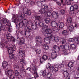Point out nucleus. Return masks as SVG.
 Returning a JSON list of instances; mask_svg holds the SVG:
<instances>
[{
	"instance_id": "2f4dec72",
	"label": "nucleus",
	"mask_w": 79,
	"mask_h": 79,
	"mask_svg": "<svg viewBox=\"0 0 79 79\" xmlns=\"http://www.w3.org/2000/svg\"><path fill=\"white\" fill-rule=\"evenodd\" d=\"M14 76H19V72L17 70H15L14 71L13 74Z\"/></svg>"
},
{
	"instance_id": "6e6d98bb",
	"label": "nucleus",
	"mask_w": 79,
	"mask_h": 79,
	"mask_svg": "<svg viewBox=\"0 0 79 79\" xmlns=\"http://www.w3.org/2000/svg\"><path fill=\"white\" fill-rule=\"evenodd\" d=\"M20 27H23V26H24V24H23V22H20L19 23Z\"/></svg>"
},
{
	"instance_id": "864d4df0",
	"label": "nucleus",
	"mask_w": 79,
	"mask_h": 79,
	"mask_svg": "<svg viewBox=\"0 0 79 79\" xmlns=\"http://www.w3.org/2000/svg\"><path fill=\"white\" fill-rule=\"evenodd\" d=\"M50 40H52V41L53 40H55V36H53V35H52L50 37Z\"/></svg>"
},
{
	"instance_id": "6e6552de",
	"label": "nucleus",
	"mask_w": 79,
	"mask_h": 79,
	"mask_svg": "<svg viewBox=\"0 0 79 79\" xmlns=\"http://www.w3.org/2000/svg\"><path fill=\"white\" fill-rule=\"evenodd\" d=\"M48 9V6L46 5H44L42 6V9L40 10L39 11L40 13L44 14L46 12V10Z\"/></svg>"
},
{
	"instance_id": "5701e85b",
	"label": "nucleus",
	"mask_w": 79,
	"mask_h": 79,
	"mask_svg": "<svg viewBox=\"0 0 79 79\" xmlns=\"http://www.w3.org/2000/svg\"><path fill=\"white\" fill-rule=\"evenodd\" d=\"M51 30L52 33H53V34H54V33H56V32H57L58 31V28L56 27H53L51 29H49Z\"/></svg>"
},
{
	"instance_id": "bb28decb",
	"label": "nucleus",
	"mask_w": 79,
	"mask_h": 79,
	"mask_svg": "<svg viewBox=\"0 0 79 79\" xmlns=\"http://www.w3.org/2000/svg\"><path fill=\"white\" fill-rule=\"evenodd\" d=\"M22 23L23 24V25L25 27H28L27 26V23H28V22H27V20L26 19H24L22 21Z\"/></svg>"
},
{
	"instance_id": "9b49d317",
	"label": "nucleus",
	"mask_w": 79,
	"mask_h": 79,
	"mask_svg": "<svg viewBox=\"0 0 79 79\" xmlns=\"http://www.w3.org/2000/svg\"><path fill=\"white\" fill-rule=\"evenodd\" d=\"M23 10V12L24 14H27V16H31V13H32L31 11L29 10L27 8H24Z\"/></svg>"
},
{
	"instance_id": "8fccbe9b",
	"label": "nucleus",
	"mask_w": 79,
	"mask_h": 79,
	"mask_svg": "<svg viewBox=\"0 0 79 79\" xmlns=\"http://www.w3.org/2000/svg\"><path fill=\"white\" fill-rule=\"evenodd\" d=\"M65 65H66V63H65V62H63L60 64V68H63L64 66H65Z\"/></svg>"
},
{
	"instance_id": "4be33fe9",
	"label": "nucleus",
	"mask_w": 79,
	"mask_h": 79,
	"mask_svg": "<svg viewBox=\"0 0 79 79\" xmlns=\"http://www.w3.org/2000/svg\"><path fill=\"white\" fill-rule=\"evenodd\" d=\"M53 52H59V47L58 46L56 45H54L53 47Z\"/></svg>"
},
{
	"instance_id": "680f3d73",
	"label": "nucleus",
	"mask_w": 79,
	"mask_h": 79,
	"mask_svg": "<svg viewBox=\"0 0 79 79\" xmlns=\"http://www.w3.org/2000/svg\"><path fill=\"white\" fill-rule=\"evenodd\" d=\"M26 70L31 71V67H28L26 69Z\"/></svg>"
},
{
	"instance_id": "338daca9",
	"label": "nucleus",
	"mask_w": 79,
	"mask_h": 79,
	"mask_svg": "<svg viewBox=\"0 0 79 79\" xmlns=\"http://www.w3.org/2000/svg\"><path fill=\"white\" fill-rule=\"evenodd\" d=\"M41 4V2H37V5L38 6H40V4Z\"/></svg>"
},
{
	"instance_id": "69168bd1",
	"label": "nucleus",
	"mask_w": 79,
	"mask_h": 79,
	"mask_svg": "<svg viewBox=\"0 0 79 79\" xmlns=\"http://www.w3.org/2000/svg\"><path fill=\"white\" fill-rule=\"evenodd\" d=\"M26 3H29L31 2V0H24Z\"/></svg>"
},
{
	"instance_id": "774afa93",
	"label": "nucleus",
	"mask_w": 79,
	"mask_h": 79,
	"mask_svg": "<svg viewBox=\"0 0 79 79\" xmlns=\"http://www.w3.org/2000/svg\"><path fill=\"white\" fill-rule=\"evenodd\" d=\"M58 66H59V64H55V68H58Z\"/></svg>"
},
{
	"instance_id": "e433bc0d",
	"label": "nucleus",
	"mask_w": 79,
	"mask_h": 79,
	"mask_svg": "<svg viewBox=\"0 0 79 79\" xmlns=\"http://www.w3.org/2000/svg\"><path fill=\"white\" fill-rule=\"evenodd\" d=\"M60 41L62 44H64L66 43V41L65 39L61 38L60 39Z\"/></svg>"
},
{
	"instance_id": "a18cd8bd",
	"label": "nucleus",
	"mask_w": 79,
	"mask_h": 79,
	"mask_svg": "<svg viewBox=\"0 0 79 79\" xmlns=\"http://www.w3.org/2000/svg\"><path fill=\"white\" fill-rule=\"evenodd\" d=\"M70 48H72V49H75L76 46L74 44H70Z\"/></svg>"
},
{
	"instance_id": "37998d69",
	"label": "nucleus",
	"mask_w": 79,
	"mask_h": 79,
	"mask_svg": "<svg viewBox=\"0 0 79 79\" xmlns=\"http://www.w3.org/2000/svg\"><path fill=\"white\" fill-rule=\"evenodd\" d=\"M62 51V53L64 55H67L68 53H69L67 52V51H66V50H63Z\"/></svg>"
},
{
	"instance_id": "f704fd0d",
	"label": "nucleus",
	"mask_w": 79,
	"mask_h": 79,
	"mask_svg": "<svg viewBox=\"0 0 79 79\" xmlns=\"http://www.w3.org/2000/svg\"><path fill=\"white\" fill-rule=\"evenodd\" d=\"M59 51L61 50L63 51L64 50V45H61L60 46L59 48Z\"/></svg>"
},
{
	"instance_id": "bf43d9fd",
	"label": "nucleus",
	"mask_w": 79,
	"mask_h": 79,
	"mask_svg": "<svg viewBox=\"0 0 79 79\" xmlns=\"http://www.w3.org/2000/svg\"><path fill=\"white\" fill-rule=\"evenodd\" d=\"M54 41L56 42H58L59 41V38H55Z\"/></svg>"
},
{
	"instance_id": "f8f14e48",
	"label": "nucleus",
	"mask_w": 79,
	"mask_h": 79,
	"mask_svg": "<svg viewBox=\"0 0 79 79\" xmlns=\"http://www.w3.org/2000/svg\"><path fill=\"white\" fill-rule=\"evenodd\" d=\"M16 50V46L15 45H12L10 47L8 48V52L9 54L12 53L13 51H15Z\"/></svg>"
},
{
	"instance_id": "a878e982",
	"label": "nucleus",
	"mask_w": 79,
	"mask_h": 79,
	"mask_svg": "<svg viewBox=\"0 0 79 79\" xmlns=\"http://www.w3.org/2000/svg\"><path fill=\"white\" fill-rule=\"evenodd\" d=\"M35 19L38 20L39 21H42V17L41 15L39 16L36 15L35 16Z\"/></svg>"
},
{
	"instance_id": "13d9d810",
	"label": "nucleus",
	"mask_w": 79,
	"mask_h": 79,
	"mask_svg": "<svg viewBox=\"0 0 79 79\" xmlns=\"http://www.w3.org/2000/svg\"><path fill=\"white\" fill-rule=\"evenodd\" d=\"M10 78L11 79H15V76L14 75H10Z\"/></svg>"
},
{
	"instance_id": "ea45409f",
	"label": "nucleus",
	"mask_w": 79,
	"mask_h": 79,
	"mask_svg": "<svg viewBox=\"0 0 79 79\" xmlns=\"http://www.w3.org/2000/svg\"><path fill=\"white\" fill-rule=\"evenodd\" d=\"M25 62V60L23 59H21L20 60V62L22 64H24Z\"/></svg>"
},
{
	"instance_id": "473e14b6",
	"label": "nucleus",
	"mask_w": 79,
	"mask_h": 79,
	"mask_svg": "<svg viewBox=\"0 0 79 79\" xmlns=\"http://www.w3.org/2000/svg\"><path fill=\"white\" fill-rule=\"evenodd\" d=\"M32 29H33L34 30H35L37 28V27L35 23H34L32 24Z\"/></svg>"
},
{
	"instance_id": "6ab92c4d",
	"label": "nucleus",
	"mask_w": 79,
	"mask_h": 79,
	"mask_svg": "<svg viewBox=\"0 0 79 79\" xmlns=\"http://www.w3.org/2000/svg\"><path fill=\"white\" fill-rule=\"evenodd\" d=\"M19 45H23L24 44V38L22 37L20 38L18 41Z\"/></svg>"
},
{
	"instance_id": "c756f323",
	"label": "nucleus",
	"mask_w": 79,
	"mask_h": 79,
	"mask_svg": "<svg viewBox=\"0 0 79 79\" xmlns=\"http://www.w3.org/2000/svg\"><path fill=\"white\" fill-rule=\"evenodd\" d=\"M4 25H2L1 26V30H5V29H6L7 25H6V24H4Z\"/></svg>"
},
{
	"instance_id": "4468645a",
	"label": "nucleus",
	"mask_w": 79,
	"mask_h": 79,
	"mask_svg": "<svg viewBox=\"0 0 79 79\" xmlns=\"http://www.w3.org/2000/svg\"><path fill=\"white\" fill-rule=\"evenodd\" d=\"M48 56L45 55H43V56L40 59V63H43V62H45L47 59Z\"/></svg>"
},
{
	"instance_id": "603ef678",
	"label": "nucleus",
	"mask_w": 79,
	"mask_h": 79,
	"mask_svg": "<svg viewBox=\"0 0 79 79\" xmlns=\"http://www.w3.org/2000/svg\"><path fill=\"white\" fill-rule=\"evenodd\" d=\"M43 47L45 50H48L49 48L48 45H43Z\"/></svg>"
},
{
	"instance_id": "f257e3e1",
	"label": "nucleus",
	"mask_w": 79,
	"mask_h": 79,
	"mask_svg": "<svg viewBox=\"0 0 79 79\" xmlns=\"http://www.w3.org/2000/svg\"><path fill=\"white\" fill-rule=\"evenodd\" d=\"M6 36V38H2V40H1V45L2 47H3V48L7 46V43L8 42H10V41H11V40L12 41V42H15L16 40L14 37L10 36L9 34H7Z\"/></svg>"
},
{
	"instance_id": "052dcab7",
	"label": "nucleus",
	"mask_w": 79,
	"mask_h": 79,
	"mask_svg": "<svg viewBox=\"0 0 79 79\" xmlns=\"http://www.w3.org/2000/svg\"><path fill=\"white\" fill-rule=\"evenodd\" d=\"M19 32H22V31H23V29L22 27H20L19 29Z\"/></svg>"
},
{
	"instance_id": "1a4fd4ad",
	"label": "nucleus",
	"mask_w": 79,
	"mask_h": 79,
	"mask_svg": "<svg viewBox=\"0 0 79 79\" xmlns=\"http://www.w3.org/2000/svg\"><path fill=\"white\" fill-rule=\"evenodd\" d=\"M51 58L49 59V61H52V59H55L56 57H57V53L56 51H52V52L51 54Z\"/></svg>"
},
{
	"instance_id": "4c0bfd02",
	"label": "nucleus",
	"mask_w": 79,
	"mask_h": 79,
	"mask_svg": "<svg viewBox=\"0 0 79 79\" xmlns=\"http://www.w3.org/2000/svg\"><path fill=\"white\" fill-rule=\"evenodd\" d=\"M64 75L65 77H68L69 76V73H68L67 71H64Z\"/></svg>"
},
{
	"instance_id": "7ed1b4c3",
	"label": "nucleus",
	"mask_w": 79,
	"mask_h": 79,
	"mask_svg": "<svg viewBox=\"0 0 79 79\" xmlns=\"http://www.w3.org/2000/svg\"><path fill=\"white\" fill-rule=\"evenodd\" d=\"M24 17H25V14L23 13H20L19 15H17V18L16 17V15H13L12 18V20L14 23H18V20L21 21L23 19H24Z\"/></svg>"
},
{
	"instance_id": "aec40b11",
	"label": "nucleus",
	"mask_w": 79,
	"mask_h": 79,
	"mask_svg": "<svg viewBox=\"0 0 79 79\" xmlns=\"http://www.w3.org/2000/svg\"><path fill=\"white\" fill-rule=\"evenodd\" d=\"M11 62L10 61V62H7L6 61L3 62L2 64L3 68H6L8 66V64H9V63H10V65H11Z\"/></svg>"
},
{
	"instance_id": "dca6fc26",
	"label": "nucleus",
	"mask_w": 79,
	"mask_h": 79,
	"mask_svg": "<svg viewBox=\"0 0 79 79\" xmlns=\"http://www.w3.org/2000/svg\"><path fill=\"white\" fill-rule=\"evenodd\" d=\"M37 24L40 27H42V30H43V27H45V26H47V25H44V22H43L42 20L40 21H38Z\"/></svg>"
},
{
	"instance_id": "a211bd4d",
	"label": "nucleus",
	"mask_w": 79,
	"mask_h": 79,
	"mask_svg": "<svg viewBox=\"0 0 79 79\" xmlns=\"http://www.w3.org/2000/svg\"><path fill=\"white\" fill-rule=\"evenodd\" d=\"M69 42H75L76 44H79V39H74L73 38H70L69 39Z\"/></svg>"
},
{
	"instance_id": "49530a36",
	"label": "nucleus",
	"mask_w": 79,
	"mask_h": 79,
	"mask_svg": "<svg viewBox=\"0 0 79 79\" xmlns=\"http://www.w3.org/2000/svg\"><path fill=\"white\" fill-rule=\"evenodd\" d=\"M68 66L70 68H71V67H73V63L72 62H70L69 63Z\"/></svg>"
},
{
	"instance_id": "c03bdc74",
	"label": "nucleus",
	"mask_w": 79,
	"mask_h": 79,
	"mask_svg": "<svg viewBox=\"0 0 79 79\" xmlns=\"http://www.w3.org/2000/svg\"><path fill=\"white\" fill-rule=\"evenodd\" d=\"M9 57L10 59H13L15 58L14 55L10 53L9 54Z\"/></svg>"
},
{
	"instance_id": "4d7b16f0",
	"label": "nucleus",
	"mask_w": 79,
	"mask_h": 79,
	"mask_svg": "<svg viewBox=\"0 0 79 79\" xmlns=\"http://www.w3.org/2000/svg\"><path fill=\"white\" fill-rule=\"evenodd\" d=\"M20 33L22 35H25L26 34V30H25V31L23 30L22 31L20 32Z\"/></svg>"
},
{
	"instance_id": "9d476101",
	"label": "nucleus",
	"mask_w": 79,
	"mask_h": 79,
	"mask_svg": "<svg viewBox=\"0 0 79 79\" xmlns=\"http://www.w3.org/2000/svg\"><path fill=\"white\" fill-rule=\"evenodd\" d=\"M32 71H34V76L35 77H38L39 75L37 73V69L35 66H33L32 69Z\"/></svg>"
},
{
	"instance_id": "f3484780",
	"label": "nucleus",
	"mask_w": 79,
	"mask_h": 79,
	"mask_svg": "<svg viewBox=\"0 0 79 79\" xmlns=\"http://www.w3.org/2000/svg\"><path fill=\"white\" fill-rule=\"evenodd\" d=\"M64 49L66 50H68L71 49V44L69 43H67L65 44L64 46Z\"/></svg>"
},
{
	"instance_id": "423d86ee",
	"label": "nucleus",
	"mask_w": 79,
	"mask_h": 79,
	"mask_svg": "<svg viewBox=\"0 0 79 79\" xmlns=\"http://www.w3.org/2000/svg\"><path fill=\"white\" fill-rule=\"evenodd\" d=\"M24 30H25V35L27 37L30 36V33L32 31L31 28L30 27H26L24 28Z\"/></svg>"
},
{
	"instance_id": "39448f33",
	"label": "nucleus",
	"mask_w": 79,
	"mask_h": 79,
	"mask_svg": "<svg viewBox=\"0 0 79 79\" xmlns=\"http://www.w3.org/2000/svg\"><path fill=\"white\" fill-rule=\"evenodd\" d=\"M72 5L73 6H71L70 8V11L69 12L70 14L71 15L74 14L75 12H76L77 9L79 8L78 6L75 3H73Z\"/></svg>"
},
{
	"instance_id": "7c9ffc66",
	"label": "nucleus",
	"mask_w": 79,
	"mask_h": 79,
	"mask_svg": "<svg viewBox=\"0 0 79 79\" xmlns=\"http://www.w3.org/2000/svg\"><path fill=\"white\" fill-rule=\"evenodd\" d=\"M69 33V31L67 30H64L62 32V34L63 35H68Z\"/></svg>"
},
{
	"instance_id": "09e8293b",
	"label": "nucleus",
	"mask_w": 79,
	"mask_h": 79,
	"mask_svg": "<svg viewBox=\"0 0 79 79\" xmlns=\"http://www.w3.org/2000/svg\"><path fill=\"white\" fill-rule=\"evenodd\" d=\"M66 13L64 10H60V13L61 15H64Z\"/></svg>"
},
{
	"instance_id": "de8ad7c7",
	"label": "nucleus",
	"mask_w": 79,
	"mask_h": 79,
	"mask_svg": "<svg viewBox=\"0 0 79 79\" xmlns=\"http://www.w3.org/2000/svg\"><path fill=\"white\" fill-rule=\"evenodd\" d=\"M35 51L37 55H39L41 53V51L40 49H37Z\"/></svg>"
},
{
	"instance_id": "20e7f679",
	"label": "nucleus",
	"mask_w": 79,
	"mask_h": 79,
	"mask_svg": "<svg viewBox=\"0 0 79 79\" xmlns=\"http://www.w3.org/2000/svg\"><path fill=\"white\" fill-rule=\"evenodd\" d=\"M2 22L4 24H6L8 26V33L7 34H9L10 32H12V31H13V29H12V27H11V23L8 20V19L4 18L3 19Z\"/></svg>"
},
{
	"instance_id": "0e129e2a",
	"label": "nucleus",
	"mask_w": 79,
	"mask_h": 79,
	"mask_svg": "<svg viewBox=\"0 0 79 79\" xmlns=\"http://www.w3.org/2000/svg\"><path fill=\"white\" fill-rule=\"evenodd\" d=\"M28 23L29 24H32V20H29L28 22Z\"/></svg>"
},
{
	"instance_id": "b1692460",
	"label": "nucleus",
	"mask_w": 79,
	"mask_h": 79,
	"mask_svg": "<svg viewBox=\"0 0 79 79\" xmlns=\"http://www.w3.org/2000/svg\"><path fill=\"white\" fill-rule=\"evenodd\" d=\"M57 26L59 28H63L64 27V23L59 22L57 23Z\"/></svg>"
},
{
	"instance_id": "0eeeda50",
	"label": "nucleus",
	"mask_w": 79,
	"mask_h": 79,
	"mask_svg": "<svg viewBox=\"0 0 79 79\" xmlns=\"http://www.w3.org/2000/svg\"><path fill=\"white\" fill-rule=\"evenodd\" d=\"M46 67L48 69H50L51 71H53L54 69H55V72H57V71L58 70V68L55 67V68L53 66H52L51 64L49 63L47 64Z\"/></svg>"
},
{
	"instance_id": "f03ea898",
	"label": "nucleus",
	"mask_w": 79,
	"mask_h": 79,
	"mask_svg": "<svg viewBox=\"0 0 79 79\" xmlns=\"http://www.w3.org/2000/svg\"><path fill=\"white\" fill-rule=\"evenodd\" d=\"M42 32L45 34V35L46 37L50 38L52 35H53V33L51 31V30L48 29V26H45L43 27L42 30Z\"/></svg>"
},
{
	"instance_id": "a19ab883",
	"label": "nucleus",
	"mask_w": 79,
	"mask_h": 79,
	"mask_svg": "<svg viewBox=\"0 0 79 79\" xmlns=\"http://www.w3.org/2000/svg\"><path fill=\"white\" fill-rule=\"evenodd\" d=\"M46 76L48 78L50 79L51 76H52V73L50 72H48L46 74Z\"/></svg>"
},
{
	"instance_id": "412c9836",
	"label": "nucleus",
	"mask_w": 79,
	"mask_h": 79,
	"mask_svg": "<svg viewBox=\"0 0 79 79\" xmlns=\"http://www.w3.org/2000/svg\"><path fill=\"white\" fill-rule=\"evenodd\" d=\"M50 38L48 37H45L44 38V42L47 44H49L51 40H50Z\"/></svg>"
},
{
	"instance_id": "3c124183",
	"label": "nucleus",
	"mask_w": 79,
	"mask_h": 79,
	"mask_svg": "<svg viewBox=\"0 0 79 79\" xmlns=\"http://www.w3.org/2000/svg\"><path fill=\"white\" fill-rule=\"evenodd\" d=\"M65 1L66 2L67 5H69L71 4V2L69 1V0H65Z\"/></svg>"
},
{
	"instance_id": "cd10ccee",
	"label": "nucleus",
	"mask_w": 79,
	"mask_h": 79,
	"mask_svg": "<svg viewBox=\"0 0 79 79\" xmlns=\"http://www.w3.org/2000/svg\"><path fill=\"white\" fill-rule=\"evenodd\" d=\"M44 21L47 24H49L50 23L51 19L49 18H46L44 19Z\"/></svg>"
},
{
	"instance_id": "2eb2a0df",
	"label": "nucleus",
	"mask_w": 79,
	"mask_h": 79,
	"mask_svg": "<svg viewBox=\"0 0 79 79\" xmlns=\"http://www.w3.org/2000/svg\"><path fill=\"white\" fill-rule=\"evenodd\" d=\"M14 72V71L11 70H9L8 71L6 70L5 71V73L7 75L11 76L13 75Z\"/></svg>"
},
{
	"instance_id": "e2e57ef3",
	"label": "nucleus",
	"mask_w": 79,
	"mask_h": 79,
	"mask_svg": "<svg viewBox=\"0 0 79 79\" xmlns=\"http://www.w3.org/2000/svg\"><path fill=\"white\" fill-rule=\"evenodd\" d=\"M25 69L24 68V67H23V66H22V67H21V70H22V71H24Z\"/></svg>"
},
{
	"instance_id": "58836bf2",
	"label": "nucleus",
	"mask_w": 79,
	"mask_h": 79,
	"mask_svg": "<svg viewBox=\"0 0 79 79\" xmlns=\"http://www.w3.org/2000/svg\"><path fill=\"white\" fill-rule=\"evenodd\" d=\"M69 31H72L73 30V29H74V27L72 25H70L69 26Z\"/></svg>"
},
{
	"instance_id": "72a5a7b5",
	"label": "nucleus",
	"mask_w": 79,
	"mask_h": 79,
	"mask_svg": "<svg viewBox=\"0 0 79 79\" xmlns=\"http://www.w3.org/2000/svg\"><path fill=\"white\" fill-rule=\"evenodd\" d=\"M47 14L48 17H50V16H51L52 15V11L49 10H48L47 11Z\"/></svg>"
},
{
	"instance_id": "c85d7f7f",
	"label": "nucleus",
	"mask_w": 79,
	"mask_h": 79,
	"mask_svg": "<svg viewBox=\"0 0 79 79\" xmlns=\"http://www.w3.org/2000/svg\"><path fill=\"white\" fill-rule=\"evenodd\" d=\"M58 14L55 12H53L52 17L53 18L56 19L58 18Z\"/></svg>"
},
{
	"instance_id": "c9c22d12",
	"label": "nucleus",
	"mask_w": 79,
	"mask_h": 79,
	"mask_svg": "<svg viewBox=\"0 0 79 79\" xmlns=\"http://www.w3.org/2000/svg\"><path fill=\"white\" fill-rule=\"evenodd\" d=\"M57 24L56 23L55 21H53L51 22V26L52 27H56Z\"/></svg>"
},
{
	"instance_id": "5fc2aeb1",
	"label": "nucleus",
	"mask_w": 79,
	"mask_h": 79,
	"mask_svg": "<svg viewBox=\"0 0 79 79\" xmlns=\"http://www.w3.org/2000/svg\"><path fill=\"white\" fill-rule=\"evenodd\" d=\"M42 75L44 77L45 76L47 75V72H45V71H44L42 72Z\"/></svg>"
},
{
	"instance_id": "ddd939ff",
	"label": "nucleus",
	"mask_w": 79,
	"mask_h": 79,
	"mask_svg": "<svg viewBox=\"0 0 79 79\" xmlns=\"http://www.w3.org/2000/svg\"><path fill=\"white\" fill-rule=\"evenodd\" d=\"M35 39L36 43V46H37V45H38V44H41L42 42V39L41 37L36 36Z\"/></svg>"
},
{
	"instance_id": "79ce46f5",
	"label": "nucleus",
	"mask_w": 79,
	"mask_h": 79,
	"mask_svg": "<svg viewBox=\"0 0 79 79\" xmlns=\"http://www.w3.org/2000/svg\"><path fill=\"white\" fill-rule=\"evenodd\" d=\"M67 21L69 24L72 23V19L71 17H69L67 19Z\"/></svg>"
},
{
	"instance_id": "393cba45",
	"label": "nucleus",
	"mask_w": 79,
	"mask_h": 79,
	"mask_svg": "<svg viewBox=\"0 0 79 79\" xmlns=\"http://www.w3.org/2000/svg\"><path fill=\"white\" fill-rule=\"evenodd\" d=\"M19 56L21 58L22 57H23L24 56V55H25V54H24V52L23 50H20L19 52Z\"/></svg>"
}]
</instances>
